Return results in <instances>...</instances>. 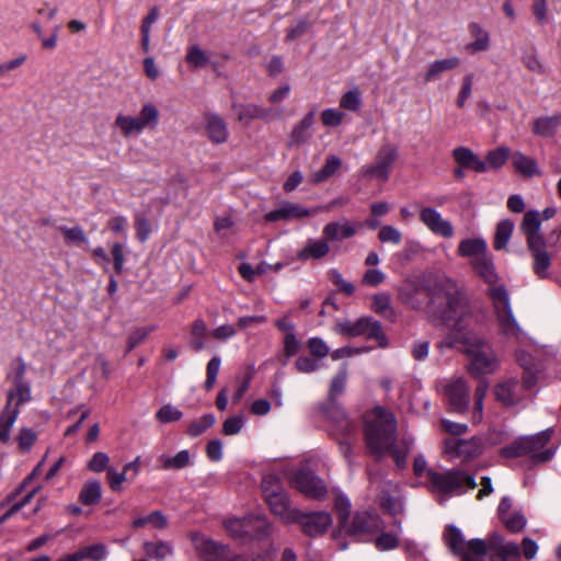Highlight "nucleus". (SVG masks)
I'll list each match as a JSON object with an SVG mask.
<instances>
[{"mask_svg": "<svg viewBox=\"0 0 561 561\" xmlns=\"http://www.w3.org/2000/svg\"><path fill=\"white\" fill-rule=\"evenodd\" d=\"M214 424L215 416L213 414H205L187 426V434L192 437H196L204 433L207 428L211 427Z\"/></svg>", "mask_w": 561, "mask_h": 561, "instance_id": "49", "label": "nucleus"}, {"mask_svg": "<svg viewBox=\"0 0 561 561\" xmlns=\"http://www.w3.org/2000/svg\"><path fill=\"white\" fill-rule=\"evenodd\" d=\"M207 332V327L204 321L196 320L192 325V346L195 351H201L205 347L204 337Z\"/></svg>", "mask_w": 561, "mask_h": 561, "instance_id": "54", "label": "nucleus"}, {"mask_svg": "<svg viewBox=\"0 0 561 561\" xmlns=\"http://www.w3.org/2000/svg\"><path fill=\"white\" fill-rule=\"evenodd\" d=\"M205 124L206 130L213 140H225L228 137L227 125L218 115H206Z\"/></svg>", "mask_w": 561, "mask_h": 561, "instance_id": "36", "label": "nucleus"}, {"mask_svg": "<svg viewBox=\"0 0 561 561\" xmlns=\"http://www.w3.org/2000/svg\"><path fill=\"white\" fill-rule=\"evenodd\" d=\"M360 104V91L358 90V88L351 89L350 91L344 93L340 100L341 107L353 112L359 110Z\"/></svg>", "mask_w": 561, "mask_h": 561, "instance_id": "52", "label": "nucleus"}, {"mask_svg": "<svg viewBox=\"0 0 561 561\" xmlns=\"http://www.w3.org/2000/svg\"><path fill=\"white\" fill-rule=\"evenodd\" d=\"M185 60L194 69L205 67L210 62L208 55L197 45L188 46Z\"/></svg>", "mask_w": 561, "mask_h": 561, "instance_id": "46", "label": "nucleus"}, {"mask_svg": "<svg viewBox=\"0 0 561 561\" xmlns=\"http://www.w3.org/2000/svg\"><path fill=\"white\" fill-rule=\"evenodd\" d=\"M488 548L481 539L469 540V546L459 554L462 561H484Z\"/></svg>", "mask_w": 561, "mask_h": 561, "instance_id": "38", "label": "nucleus"}, {"mask_svg": "<svg viewBox=\"0 0 561 561\" xmlns=\"http://www.w3.org/2000/svg\"><path fill=\"white\" fill-rule=\"evenodd\" d=\"M334 331L345 336L366 335L376 340L385 339L379 322L370 318H360L354 322L347 320L339 321L334 325Z\"/></svg>", "mask_w": 561, "mask_h": 561, "instance_id": "9", "label": "nucleus"}, {"mask_svg": "<svg viewBox=\"0 0 561 561\" xmlns=\"http://www.w3.org/2000/svg\"><path fill=\"white\" fill-rule=\"evenodd\" d=\"M413 471L417 478H424L427 484L432 480L431 473H436V471H434L427 466V462L422 455L415 457L413 461Z\"/></svg>", "mask_w": 561, "mask_h": 561, "instance_id": "57", "label": "nucleus"}, {"mask_svg": "<svg viewBox=\"0 0 561 561\" xmlns=\"http://www.w3.org/2000/svg\"><path fill=\"white\" fill-rule=\"evenodd\" d=\"M550 436L551 432L547 430L536 435L522 437L513 445L503 448L502 454L506 457L528 456L537 462L547 461L553 455L552 450L545 449Z\"/></svg>", "mask_w": 561, "mask_h": 561, "instance_id": "4", "label": "nucleus"}, {"mask_svg": "<svg viewBox=\"0 0 561 561\" xmlns=\"http://www.w3.org/2000/svg\"><path fill=\"white\" fill-rule=\"evenodd\" d=\"M159 461L161 463V468L164 470L182 469L190 465L191 455L188 450L183 449L179 451L175 456L162 455L159 457Z\"/></svg>", "mask_w": 561, "mask_h": 561, "instance_id": "39", "label": "nucleus"}, {"mask_svg": "<svg viewBox=\"0 0 561 561\" xmlns=\"http://www.w3.org/2000/svg\"><path fill=\"white\" fill-rule=\"evenodd\" d=\"M291 485L300 493L314 500H322L328 494L324 482L308 471H298L290 479Z\"/></svg>", "mask_w": 561, "mask_h": 561, "instance_id": "11", "label": "nucleus"}, {"mask_svg": "<svg viewBox=\"0 0 561 561\" xmlns=\"http://www.w3.org/2000/svg\"><path fill=\"white\" fill-rule=\"evenodd\" d=\"M561 126V115L540 117L534 123V131L542 138L553 137L557 129Z\"/></svg>", "mask_w": 561, "mask_h": 561, "instance_id": "30", "label": "nucleus"}, {"mask_svg": "<svg viewBox=\"0 0 561 561\" xmlns=\"http://www.w3.org/2000/svg\"><path fill=\"white\" fill-rule=\"evenodd\" d=\"M371 309L391 321L396 319L390 296L386 293L376 294L373 297Z\"/></svg>", "mask_w": 561, "mask_h": 561, "instance_id": "42", "label": "nucleus"}, {"mask_svg": "<svg viewBox=\"0 0 561 561\" xmlns=\"http://www.w3.org/2000/svg\"><path fill=\"white\" fill-rule=\"evenodd\" d=\"M138 117L145 128L154 127L158 124L159 110L154 104L146 103L142 105Z\"/></svg>", "mask_w": 561, "mask_h": 561, "instance_id": "48", "label": "nucleus"}, {"mask_svg": "<svg viewBox=\"0 0 561 561\" xmlns=\"http://www.w3.org/2000/svg\"><path fill=\"white\" fill-rule=\"evenodd\" d=\"M26 365L19 362L14 374V388L8 391L5 407L0 414V442L7 444L11 439V430L20 414L21 404L31 400L30 385L23 381Z\"/></svg>", "mask_w": 561, "mask_h": 561, "instance_id": "3", "label": "nucleus"}, {"mask_svg": "<svg viewBox=\"0 0 561 561\" xmlns=\"http://www.w3.org/2000/svg\"><path fill=\"white\" fill-rule=\"evenodd\" d=\"M512 163L515 170L524 176L530 178L540 174L537 162L520 152L513 154Z\"/></svg>", "mask_w": 561, "mask_h": 561, "instance_id": "34", "label": "nucleus"}, {"mask_svg": "<svg viewBox=\"0 0 561 561\" xmlns=\"http://www.w3.org/2000/svg\"><path fill=\"white\" fill-rule=\"evenodd\" d=\"M341 167V160L336 156H330L322 169L312 174V182L319 184L332 176Z\"/></svg>", "mask_w": 561, "mask_h": 561, "instance_id": "44", "label": "nucleus"}, {"mask_svg": "<svg viewBox=\"0 0 561 561\" xmlns=\"http://www.w3.org/2000/svg\"><path fill=\"white\" fill-rule=\"evenodd\" d=\"M428 488L443 495L460 493L465 488L472 490L477 486L474 478L462 471H448L446 473H431Z\"/></svg>", "mask_w": 561, "mask_h": 561, "instance_id": "7", "label": "nucleus"}, {"mask_svg": "<svg viewBox=\"0 0 561 561\" xmlns=\"http://www.w3.org/2000/svg\"><path fill=\"white\" fill-rule=\"evenodd\" d=\"M518 363L524 367L523 381L526 388H531L537 382L539 369L533 363L530 356L525 352H518L516 355Z\"/></svg>", "mask_w": 561, "mask_h": 561, "instance_id": "35", "label": "nucleus"}, {"mask_svg": "<svg viewBox=\"0 0 561 561\" xmlns=\"http://www.w3.org/2000/svg\"><path fill=\"white\" fill-rule=\"evenodd\" d=\"M379 529L378 518L367 512L358 513L344 530L352 536H359L366 533H375Z\"/></svg>", "mask_w": 561, "mask_h": 561, "instance_id": "23", "label": "nucleus"}, {"mask_svg": "<svg viewBox=\"0 0 561 561\" xmlns=\"http://www.w3.org/2000/svg\"><path fill=\"white\" fill-rule=\"evenodd\" d=\"M226 531L234 539H245L251 536H265L270 525L263 515H249L244 518H228L224 522Z\"/></svg>", "mask_w": 561, "mask_h": 561, "instance_id": "8", "label": "nucleus"}, {"mask_svg": "<svg viewBox=\"0 0 561 561\" xmlns=\"http://www.w3.org/2000/svg\"><path fill=\"white\" fill-rule=\"evenodd\" d=\"M102 497L101 484L93 480L87 482L79 494V500L84 505H95Z\"/></svg>", "mask_w": 561, "mask_h": 561, "instance_id": "41", "label": "nucleus"}, {"mask_svg": "<svg viewBox=\"0 0 561 561\" xmlns=\"http://www.w3.org/2000/svg\"><path fill=\"white\" fill-rule=\"evenodd\" d=\"M457 252L460 256L469 259L470 265L489 254L486 242L482 238H467L461 240L458 244Z\"/></svg>", "mask_w": 561, "mask_h": 561, "instance_id": "20", "label": "nucleus"}, {"mask_svg": "<svg viewBox=\"0 0 561 561\" xmlns=\"http://www.w3.org/2000/svg\"><path fill=\"white\" fill-rule=\"evenodd\" d=\"M378 239L383 243H392L398 245L402 241L401 231L390 225L382 226L378 232Z\"/></svg>", "mask_w": 561, "mask_h": 561, "instance_id": "55", "label": "nucleus"}, {"mask_svg": "<svg viewBox=\"0 0 561 561\" xmlns=\"http://www.w3.org/2000/svg\"><path fill=\"white\" fill-rule=\"evenodd\" d=\"M482 450L483 444L479 437H471L469 439L448 438L445 440V451L465 461L478 457Z\"/></svg>", "mask_w": 561, "mask_h": 561, "instance_id": "14", "label": "nucleus"}, {"mask_svg": "<svg viewBox=\"0 0 561 561\" xmlns=\"http://www.w3.org/2000/svg\"><path fill=\"white\" fill-rule=\"evenodd\" d=\"M115 126L121 130L124 137L139 134L141 130L146 129L138 116L136 117L123 114H118L116 116Z\"/></svg>", "mask_w": 561, "mask_h": 561, "instance_id": "32", "label": "nucleus"}, {"mask_svg": "<svg viewBox=\"0 0 561 561\" xmlns=\"http://www.w3.org/2000/svg\"><path fill=\"white\" fill-rule=\"evenodd\" d=\"M427 312L435 324L448 328L450 344L461 346L469 358L467 369L470 375L480 377L497 369V357L479 336V320L460 285L450 278L443 279L432 296Z\"/></svg>", "mask_w": 561, "mask_h": 561, "instance_id": "1", "label": "nucleus"}, {"mask_svg": "<svg viewBox=\"0 0 561 561\" xmlns=\"http://www.w3.org/2000/svg\"><path fill=\"white\" fill-rule=\"evenodd\" d=\"M489 295L493 301L500 332L507 337L517 339L522 334V329L513 314L507 290L504 286L490 287Z\"/></svg>", "mask_w": 561, "mask_h": 561, "instance_id": "6", "label": "nucleus"}, {"mask_svg": "<svg viewBox=\"0 0 561 561\" xmlns=\"http://www.w3.org/2000/svg\"><path fill=\"white\" fill-rule=\"evenodd\" d=\"M262 489L265 501L274 515L286 524H293L299 519L300 512L289 506L288 499L276 477H265L262 481Z\"/></svg>", "mask_w": 561, "mask_h": 561, "instance_id": "5", "label": "nucleus"}, {"mask_svg": "<svg viewBox=\"0 0 561 561\" xmlns=\"http://www.w3.org/2000/svg\"><path fill=\"white\" fill-rule=\"evenodd\" d=\"M183 413L172 404H164L156 412V419L163 424L180 421Z\"/></svg>", "mask_w": 561, "mask_h": 561, "instance_id": "47", "label": "nucleus"}, {"mask_svg": "<svg viewBox=\"0 0 561 561\" xmlns=\"http://www.w3.org/2000/svg\"><path fill=\"white\" fill-rule=\"evenodd\" d=\"M15 440L18 442L21 451H28L37 440V435L33 430L22 427L19 431Z\"/></svg>", "mask_w": 561, "mask_h": 561, "instance_id": "53", "label": "nucleus"}, {"mask_svg": "<svg viewBox=\"0 0 561 561\" xmlns=\"http://www.w3.org/2000/svg\"><path fill=\"white\" fill-rule=\"evenodd\" d=\"M540 214L537 210L526 211L520 224V230L526 236L527 245H533L545 241L540 234Z\"/></svg>", "mask_w": 561, "mask_h": 561, "instance_id": "21", "label": "nucleus"}, {"mask_svg": "<svg viewBox=\"0 0 561 561\" xmlns=\"http://www.w3.org/2000/svg\"><path fill=\"white\" fill-rule=\"evenodd\" d=\"M495 396L499 401L506 405H513L522 399V387L517 380L510 379L504 381L495 388Z\"/></svg>", "mask_w": 561, "mask_h": 561, "instance_id": "25", "label": "nucleus"}, {"mask_svg": "<svg viewBox=\"0 0 561 561\" xmlns=\"http://www.w3.org/2000/svg\"><path fill=\"white\" fill-rule=\"evenodd\" d=\"M304 531L312 537L324 534L332 525V517L328 512H316L307 515L300 513L299 519Z\"/></svg>", "mask_w": 561, "mask_h": 561, "instance_id": "17", "label": "nucleus"}, {"mask_svg": "<svg viewBox=\"0 0 561 561\" xmlns=\"http://www.w3.org/2000/svg\"><path fill=\"white\" fill-rule=\"evenodd\" d=\"M362 227L359 222H352L344 218L339 221H331L323 227L322 233L328 242L342 241L352 238Z\"/></svg>", "mask_w": 561, "mask_h": 561, "instance_id": "18", "label": "nucleus"}, {"mask_svg": "<svg viewBox=\"0 0 561 561\" xmlns=\"http://www.w3.org/2000/svg\"><path fill=\"white\" fill-rule=\"evenodd\" d=\"M459 64L460 59L456 56L435 60L428 66L424 80L426 82L435 81L443 72L457 68Z\"/></svg>", "mask_w": 561, "mask_h": 561, "instance_id": "29", "label": "nucleus"}, {"mask_svg": "<svg viewBox=\"0 0 561 561\" xmlns=\"http://www.w3.org/2000/svg\"><path fill=\"white\" fill-rule=\"evenodd\" d=\"M193 542L204 561H234V557L227 546L220 545L203 535H195Z\"/></svg>", "mask_w": 561, "mask_h": 561, "instance_id": "13", "label": "nucleus"}, {"mask_svg": "<svg viewBox=\"0 0 561 561\" xmlns=\"http://www.w3.org/2000/svg\"><path fill=\"white\" fill-rule=\"evenodd\" d=\"M474 273L492 287H496L497 273L490 254H486L471 265Z\"/></svg>", "mask_w": 561, "mask_h": 561, "instance_id": "27", "label": "nucleus"}, {"mask_svg": "<svg viewBox=\"0 0 561 561\" xmlns=\"http://www.w3.org/2000/svg\"><path fill=\"white\" fill-rule=\"evenodd\" d=\"M347 380V369L343 367L331 380L329 389L330 400H334L337 396L342 394Z\"/></svg>", "mask_w": 561, "mask_h": 561, "instance_id": "51", "label": "nucleus"}, {"mask_svg": "<svg viewBox=\"0 0 561 561\" xmlns=\"http://www.w3.org/2000/svg\"><path fill=\"white\" fill-rule=\"evenodd\" d=\"M82 560L101 561L106 556V547L102 543L84 547L80 549Z\"/></svg>", "mask_w": 561, "mask_h": 561, "instance_id": "58", "label": "nucleus"}, {"mask_svg": "<svg viewBox=\"0 0 561 561\" xmlns=\"http://www.w3.org/2000/svg\"><path fill=\"white\" fill-rule=\"evenodd\" d=\"M499 516L505 527L513 533H518L526 526L525 516L519 511L513 510V503L508 496H504L501 500L499 505Z\"/></svg>", "mask_w": 561, "mask_h": 561, "instance_id": "19", "label": "nucleus"}, {"mask_svg": "<svg viewBox=\"0 0 561 561\" xmlns=\"http://www.w3.org/2000/svg\"><path fill=\"white\" fill-rule=\"evenodd\" d=\"M233 110L238 119L244 123L254 118L267 119L275 116L272 108H263L256 104H236Z\"/></svg>", "mask_w": 561, "mask_h": 561, "instance_id": "26", "label": "nucleus"}, {"mask_svg": "<svg viewBox=\"0 0 561 561\" xmlns=\"http://www.w3.org/2000/svg\"><path fill=\"white\" fill-rule=\"evenodd\" d=\"M508 157L510 150L506 147H499L490 151L486 154L485 160H483L485 172L499 170L506 163Z\"/></svg>", "mask_w": 561, "mask_h": 561, "instance_id": "40", "label": "nucleus"}, {"mask_svg": "<svg viewBox=\"0 0 561 561\" xmlns=\"http://www.w3.org/2000/svg\"><path fill=\"white\" fill-rule=\"evenodd\" d=\"M528 249L533 256V270L535 274L541 279L548 278V270L551 265V257L546 249V242L543 241L528 245Z\"/></svg>", "mask_w": 561, "mask_h": 561, "instance_id": "22", "label": "nucleus"}, {"mask_svg": "<svg viewBox=\"0 0 561 561\" xmlns=\"http://www.w3.org/2000/svg\"><path fill=\"white\" fill-rule=\"evenodd\" d=\"M514 230V224L510 219H504L500 221L496 226V231L494 236V249L503 250L506 248L512 233Z\"/></svg>", "mask_w": 561, "mask_h": 561, "instance_id": "43", "label": "nucleus"}, {"mask_svg": "<svg viewBox=\"0 0 561 561\" xmlns=\"http://www.w3.org/2000/svg\"><path fill=\"white\" fill-rule=\"evenodd\" d=\"M454 158L461 168L470 169L476 172H485L483 160L468 148L459 147L455 149Z\"/></svg>", "mask_w": 561, "mask_h": 561, "instance_id": "28", "label": "nucleus"}, {"mask_svg": "<svg viewBox=\"0 0 561 561\" xmlns=\"http://www.w3.org/2000/svg\"><path fill=\"white\" fill-rule=\"evenodd\" d=\"M135 229H136V236L139 239V241H141V242L147 241L151 234L150 221L141 215H138L135 218Z\"/></svg>", "mask_w": 561, "mask_h": 561, "instance_id": "63", "label": "nucleus"}, {"mask_svg": "<svg viewBox=\"0 0 561 561\" xmlns=\"http://www.w3.org/2000/svg\"><path fill=\"white\" fill-rule=\"evenodd\" d=\"M469 32L474 37V41L467 46V49L476 51H484L490 46L489 33L478 23L469 24Z\"/></svg>", "mask_w": 561, "mask_h": 561, "instance_id": "33", "label": "nucleus"}, {"mask_svg": "<svg viewBox=\"0 0 561 561\" xmlns=\"http://www.w3.org/2000/svg\"><path fill=\"white\" fill-rule=\"evenodd\" d=\"M244 421L241 415H233L228 417L222 424V433L231 436L241 432Z\"/></svg>", "mask_w": 561, "mask_h": 561, "instance_id": "64", "label": "nucleus"}, {"mask_svg": "<svg viewBox=\"0 0 561 561\" xmlns=\"http://www.w3.org/2000/svg\"><path fill=\"white\" fill-rule=\"evenodd\" d=\"M108 462L110 457L107 456V454L103 451H98L93 454L87 467L92 472H102L107 468Z\"/></svg>", "mask_w": 561, "mask_h": 561, "instance_id": "61", "label": "nucleus"}, {"mask_svg": "<svg viewBox=\"0 0 561 561\" xmlns=\"http://www.w3.org/2000/svg\"><path fill=\"white\" fill-rule=\"evenodd\" d=\"M351 504L346 497L337 496L335 500V510L339 514L340 526L343 530L350 525L347 522Z\"/></svg>", "mask_w": 561, "mask_h": 561, "instance_id": "59", "label": "nucleus"}, {"mask_svg": "<svg viewBox=\"0 0 561 561\" xmlns=\"http://www.w3.org/2000/svg\"><path fill=\"white\" fill-rule=\"evenodd\" d=\"M420 220L430 231L443 238L450 239L455 233L451 222L444 219L442 214L433 207L422 208Z\"/></svg>", "mask_w": 561, "mask_h": 561, "instance_id": "16", "label": "nucleus"}, {"mask_svg": "<svg viewBox=\"0 0 561 561\" xmlns=\"http://www.w3.org/2000/svg\"><path fill=\"white\" fill-rule=\"evenodd\" d=\"M60 231L65 238L67 243L72 244H83L88 243V237L85 236L83 229L79 226L76 227H61Z\"/></svg>", "mask_w": 561, "mask_h": 561, "instance_id": "50", "label": "nucleus"}, {"mask_svg": "<svg viewBox=\"0 0 561 561\" xmlns=\"http://www.w3.org/2000/svg\"><path fill=\"white\" fill-rule=\"evenodd\" d=\"M144 551L147 557L158 561H164L173 553L171 545L164 541H147L144 543Z\"/></svg>", "mask_w": 561, "mask_h": 561, "instance_id": "37", "label": "nucleus"}, {"mask_svg": "<svg viewBox=\"0 0 561 561\" xmlns=\"http://www.w3.org/2000/svg\"><path fill=\"white\" fill-rule=\"evenodd\" d=\"M316 117V111H311L306 114L299 123L295 125L291 131L294 140H301L310 136V130L313 126Z\"/></svg>", "mask_w": 561, "mask_h": 561, "instance_id": "45", "label": "nucleus"}, {"mask_svg": "<svg viewBox=\"0 0 561 561\" xmlns=\"http://www.w3.org/2000/svg\"><path fill=\"white\" fill-rule=\"evenodd\" d=\"M221 365V359L218 356H214L207 364V377L205 380V388L210 390L217 379V375L219 373Z\"/></svg>", "mask_w": 561, "mask_h": 561, "instance_id": "60", "label": "nucleus"}, {"mask_svg": "<svg viewBox=\"0 0 561 561\" xmlns=\"http://www.w3.org/2000/svg\"><path fill=\"white\" fill-rule=\"evenodd\" d=\"M329 278L345 295L351 296L354 294L355 286L351 282L344 279L337 270H330Z\"/></svg>", "mask_w": 561, "mask_h": 561, "instance_id": "56", "label": "nucleus"}, {"mask_svg": "<svg viewBox=\"0 0 561 561\" xmlns=\"http://www.w3.org/2000/svg\"><path fill=\"white\" fill-rule=\"evenodd\" d=\"M320 210L321 208H305L296 203L283 202L278 208L265 214L264 219L268 222L301 219L313 216Z\"/></svg>", "mask_w": 561, "mask_h": 561, "instance_id": "15", "label": "nucleus"}, {"mask_svg": "<svg viewBox=\"0 0 561 561\" xmlns=\"http://www.w3.org/2000/svg\"><path fill=\"white\" fill-rule=\"evenodd\" d=\"M330 252V245L327 239H310L306 245L298 252L297 257L301 261L320 260Z\"/></svg>", "mask_w": 561, "mask_h": 561, "instance_id": "24", "label": "nucleus"}, {"mask_svg": "<svg viewBox=\"0 0 561 561\" xmlns=\"http://www.w3.org/2000/svg\"><path fill=\"white\" fill-rule=\"evenodd\" d=\"M106 479L110 488L117 492L122 490V484L127 480V472H125L124 469L119 472L113 468H108Z\"/></svg>", "mask_w": 561, "mask_h": 561, "instance_id": "62", "label": "nucleus"}, {"mask_svg": "<svg viewBox=\"0 0 561 561\" xmlns=\"http://www.w3.org/2000/svg\"><path fill=\"white\" fill-rule=\"evenodd\" d=\"M394 160L392 150H382L374 164L366 165L359 171V178L366 182L385 183L389 178L390 167Z\"/></svg>", "mask_w": 561, "mask_h": 561, "instance_id": "12", "label": "nucleus"}, {"mask_svg": "<svg viewBox=\"0 0 561 561\" xmlns=\"http://www.w3.org/2000/svg\"><path fill=\"white\" fill-rule=\"evenodd\" d=\"M442 392L448 401L451 411L465 413L469 407V386L462 377H454L442 386Z\"/></svg>", "mask_w": 561, "mask_h": 561, "instance_id": "10", "label": "nucleus"}, {"mask_svg": "<svg viewBox=\"0 0 561 561\" xmlns=\"http://www.w3.org/2000/svg\"><path fill=\"white\" fill-rule=\"evenodd\" d=\"M397 421L394 415L380 407L375 408L365 421V436L369 451L378 459L390 454L398 468L407 465L413 439H403L396 445Z\"/></svg>", "mask_w": 561, "mask_h": 561, "instance_id": "2", "label": "nucleus"}, {"mask_svg": "<svg viewBox=\"0 0 561 561\" xmlns=\"http://www.w3.org/2000/svg\"><path fill=\"white\" fill-rule=\"evenodd\" d=\"M444 541L449 550L459 556L468 546L469 541H467L460 531L455 526H448L444 533Z\"/></svg>", "mask_w": 561, "mask_h": 561, "instance_id": "31", "label": "nucleus"}]
</instances>
